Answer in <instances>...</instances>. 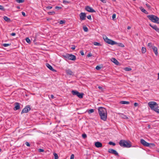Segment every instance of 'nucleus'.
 I'll list each match as a JSON object with an SVG mask.
<instances>
[{
  "label": "nucleus",
  "instance_id": "1",
  "mask_svg": "<svg viewBox=\"0 0 159 159\" xmlns=\"http://www.w3.org/2000/svg\"><path fill=\"white\" fill-rule=\"evenodd\" d=\"M98 110L101 119L104 121H106L107 118V112L106 109L104 107H100L98 108Z\"/></svg>",
  "mask_w": 159,
  "mask_h": 159
},
{
  "label": "nucleus",
  "instance_id": "2",
  "mask_svg": "<svg viewBox=\"0 0 159 159\" xmlns=\"http://www.w3.org/2000/svg\"><path fill=\"white\" fill-rule=\"evenodd\" d=\"M120 145L123 147L130 148L131 147V143L129 141L121 140L119 142Z\"/></svg>",
  "mask_w": 159,
  "mask_h": 159
},
{
  "label": "nucleus",
  "instance_id": "3",
  "mask_svg": "<svg viewBox=\"0 0 159 159\" xmlns=\"http://www.w3.org/2000/svg\"><path fill=\"white\" fill-rule=\"evenodd\" d=\"M147 17L152 22L159 24V18L157 16L154 15H149L147 16Z\"/></svg>",
  "mask_w": 159,
  "mask_h": 159
},
{
  "label": "nucleus",
  "instance_id": "4",
  "mask_svg": "<svg viewBox=\"0 0 159 159\" xmlns=\"http://www.w3.org/2000/svg\"><path fill=\"white\" fill-rule=\"evenodd\" d=\"M148 105L151 110L156 111V109L158 108V104L155 102L151 101L148 103Z\"/></svg>",
  "mask_w": 159,
  "mask_h": 159
},
{
  "label": "nucleus",
  "instance_id": "5",
  "mask_svg": "<svg viewBox=\"0 0 159 159\" xmlns=\"http://www.w3.org/2000/svg\"><path fill=\"white\" fill-rule=\"evenodd\" d=\"M103 38L105 41L109 44H110L111 45H114L117 44V42L108 39L106 36H103Z\"/></svg>",
  "mask_w": 159,
  "mask_h": 159
},
{
  "label": "nucleus",
  "instance_id": "6",
  "mask_svg": "<svg viewBox=\"0 0 159 159\" xmlns=\"http://www.w3.org/2000/svg\"><path fill=\"white\" fill-rule=\"evenodd\" d=\"M63 57L65 58H68L69 60L72 61H75L76 59L75 56L71 54H66L65 55H63Z\"/></svg>",
  "mask_w": 159,
  "mask_h": 159
},
{
  "label": "nucleus",
  "instance_id": "7",
  "mask_svg": "<svg viewBox=\"0 0 159 159\" xmlns=\"http://www.w3.org/2000/svg\"><path fill=\"white\" fill-rule=\"evenodd\" d=\"M79 16L80 20H84L86 19V14L85 13L81 12Z\"/></svg>",
  "mask_w": 159,
  "mask_h": 159
},
{
  "label": "nucleus",
  "instance_id": "8",
  "mask_svg": "<svg viewBox=\"0 0 159 159\" xmlns=\"http://www.w3.org/2000/svg\"><path fill=\"white\" fill-rule=\"evenodd\" d=\"M85 9L88 12H95V11L93 8L89 6H86L85 7Z\"/></svg>",
  "mask_w": 159,
  "mask_h": 159
},
{
  "label": "nucleus",
  "instance_id": "9",
  "mask_svg": "<svg viewBox=\"0 0 159 159\" xmlns=\"http://www.w3.org/2000/svg\"><path fill=\"white\" fill-rule=\"evenodd\" d=\"M30 109V108L29 106L26 107L22 110L21 113L22 114L25 113H27Z\"/></svg>",
  "mask_w": 159,
  "mask_h": 159
},
{
  "label": "nucleus",
  "instance_id": "10",
  "mask_svg": "<svg viewBox=\"0 0 159 159\" xmlns=\"http://www.w3.org/2000/svg\"><path fill=\"white\" fill-rule=\"evenodd\" d=\"M140 143H141L143 144V146L146 147H148L149 146V143H148L145 141L143 139H141L140 140Z\"/></svg>",
  "mask_w": 159,
  "mask_h": 159
},
{
  "label": "nucleus",
  "instance_id": "11",
  "mask_svg": "<svg viewBox=\"0 0 159 159\" xmlns=\"http://www.w3.org/2000/svg\"><path fill=\"white\" fill-rule=\"evenodd\" d=\"M108 152H109L113 154L116 155H118V153L117 152L116 150L113 149H109L108 150Z\"/></svg>",
  "mask_w": 159,
  "mask_h": 159
},
{
  "label": "nucleus",
  "instance_id": "12",
  "mask_svg": "<svg viewBox=\"0 0 159 159\" xmlns=\"http://www.w3.org/2000/svg\"><path fill=\"white\" fill-rule=\"evenodd\" d=\"M95 147L97 148H101L102 147V143L99 142H96L95 143Z\"/></svg>",
  "mask_w": 159,
  "mask_h": 159
},
{
  "label": "nucleus",
  "instance_id": "13",
  "mask_svg": "<svg viewBox=\"0 0 159 159\" xmlns=\"http://www.w3.org/2000/svg\"><path fill=\"white\" fill-rule=\"evenodd\" d=\"M15 107L14 108V110L15 111L19 109L20 108V106L19 103L16 102L15 104Z\"/></svg>",
  "mask_w": 159,
  "mask_h": 159
},
{
  "label": "nucleus",
  "instance_id": "14",
  "mask_svg": "<svg viewBox=\"0 0 159 159\" xmlns=\"http://www.w3.org/2000/svg\"><path fill=\"white\" fill-rule=\"evenodd\" d=\"M149 25L156 31L159 32V29L156 25H152L151 24H149Z\"/></svg>",
  "mask_w": 159,
  "mask_h": 159
},
{
  "label": "nucleus",
  "instance_id": "15",
  "mask_svg": "<svg viewBox=\"0 0 159 159\" xmlns=\"http://www.w3.org/2000/svg\"><path fill=\"white\" fill-rule=\"evenodd\" d=\"M66 73L68 75H73V73L72 71L69 69H67L66 70Z\"/></svg>",
  "mask_w": 159,
  "mask_h": 159
},
{
  "label": "nucleus",
  "instance_id": "16",
  "mask_svg": "<svg viewBox=\"0 0 159 159\" xmlns=\"http://www.w3.org/2000/svg\"><path fill=\"white\" fill-rule=\"evenodd\" d=\"M46 66L48 68H49L52 71H54V72L56 71V70H54V69H53V68L49 64L47 63L46 64Z\"/></svg>",
  "mask_w": 159,
  "mask_h": 159
},
{
  "label": "nucleus",
  "instance_id": "17",
  "mask_svg": "<svg viewBox=\"0 0 159 159\" xmlns=\"http://www.w3.org/2000/svg\"><path fill=\"white\" fill-rule=\"evenodd\" d=\"M153 51H154L156 55L157 56L158 55L157 49V47L154 46H153L152 48Z\"/></svg>",
  "mask_w": 159,
  "mask_h": 159
},
{
  "label": "nucleus",
  "instance_id": "18",
  "mask_svg": "<svg viewBox=\"0 0 159 159\" xmlns=\"http://www.w3.org/2000/svg\"><path fill=\"white\" fill-rule=\"evenodd\" d=\"M111 61L116 65H118L119 64L118 61L114 58H112L111 59Z\"/></svg>",
  "mask_w": 159,
  "mask_h": 159
},
{
  "label": "nucleus",
  "instance_id": "19",
  "mask_svg": "<svg viewBox=\"0 0 159 159\" xmlns=\"http://www.w3.org/2000/svg\"><path fill=\"white\" fill-rule=\"evenodd\" d=\"M139 8L141 10V11L144 13L146 14H148L147 11H146V10L144 9L143 7H139Z\"/></svg>",
  "mask_w": 159,
  "mask_h": 159
},
{
  "label": "nucleus",
  "instance_id": "20",
  "mask_svg": "<svg viewBox=\"0 0 159 159\" xmlns=\"http://www.w3.org/2000/svg\"><path fill=\"white\" fill-rule=\"evenodd\" d=\"M120 116L121 118L124 119H128V117L126 115L123 114H120Z\"/></svg>",
  "mask_w": 159,
  "mask_h": 159
},
{
  "label": "nucleus",
  "instance_id": "21",
  "mask_svg": "<svg viewBox=\"0 0 159 159\" xmlns=\"http://www.w3.org/2000/svg\"><path fill=\"white\" fill-rule=\"evenodd\" d=\"M79 92L76 90H72V93L73 95H77L78 94Z\"/></svg>",
  "mask_w": 159,
  "mask_h": 159
},
{
  "label": "nucleus",
  "instance_id": "22",
  "mask_svg": "<svg viewBox=\"0 0 159 159\" xmlns=\"http://www.w3.org/2000/svg\"><path fill=\"white\" fill-rule=\"evenodd\" d=\"M83 95L84 93H80L79 92L78 94L77 95V96L80 98H82L83 97Z\"/></svg>",
  "mask_w": 159,
  "mask_h": 159
},
{
  "label": "nucleus",
  "instance_id": "23",
  "mask_svg": "<svg viewBox=\"0 0 159 159\" xmlns=\"http://www.w3.org/2000/svg\"><path fill=\"white\" fill-rule=\"evenodd\" d=\"M129 102L128 101H121L120 102V103L122 104H129Z\"/></svg>",
  "mask_w": 159,
  "mask_h": 159
},
{
  "label": "nucleus",
  "instance_id": "24",
  "mask_svg": "<svg viewBox=\"0 0 159 159\" xmlns=\"http://www.w3.org/2000/svg\"><path fill=\"white\" fill-rule=\"evenodd\" d=\"M3 19L6 21L7 22L10 21V19L6 16H4L3 17Z\"/></svg>",
  "mask_w": 159,
  "mask_h": 159
},
{
  "label": "nucleus",
  "instance_id": "25",
  "mask_svg": "<svg viewBox=\"0 0 159 159\" xmlns=\"http://www.w3.org/2000/svg\"><path fill=\"white\" fill-rule=\"evenodd\" d=\"M94 110L93 109H91L89 110H87V111L89 114H90L91 113H93L94 112Z\"/></svg>",
  "mask_w": 159,
  "mask_h": 159
},
{
  "label": "nucleus",
  "instance_id": "26",
  "mask_svg": "<svg viewBox=\"0 0 159 159\" xmlns=\"http://www.w3.org/2000/svg\"><path fill=\"white\" fill-rule=\"evenodd\" d=\"M124 70L126 71H130L132 69L130 68L125 67L124 68Z\"/></svg>",
  "mask_w": 159,
  "mask_h": 159
},
{
  "label": "nucleus",
  "instance_id": "27",
  "mask_svg": "<svg viewBox=\"0 0 159 159\" xmlns=\"http://www.w3.org/2000/svg\"><path fill=\"white\" fill-rule=\"evenodd\" d=\"M146 48H145L142 47V52L143 53H145L146 52Z\"/></svg>",
  "mask_w": 159,
  "mask_h": 159
},
{
  "label": "nucleus",
  "instance_id": "28",
  "mask_svg": "<svg viewBox=\"0 0 159 159\" xmlns=\"http://www.w3.org/2000/svg\"><path fill=\"white\" fill-rule=\"evenodd\" d=\"M53 155L55 157V159H58V157L57 154L55 153H53Z\"/></svg>",
  "mask_w": 159,
  "mask_h": 159
},
{
  "label": "nucleus",
  "instance_id": "29",
  "mask_svg": "<svg viewBox=\"0 0 159 159\" xmlns=\"http://www.w3.org/2000/svg\"><path fill=\"white\" fill-rule=\"evenodd\" d=\"M70 2L69 1L65 0H63V3L65 4H67L68 3H70Z\"/></svg>",
  "mask_w": 159,
  "mask_h": 159
},
{
  "label": "nucleus",
  "instance_id": "30",
  "mask_svg": "<svg viewBox=\"0 0 159 159\" xmlns=\"http://www.w3.org/2000/svg\"><path fill=\"white\" fill-rule=\"evenodd\" d=\"M16 1L18 3H23L24 2V0H16Z\"/></svg>",
  "mask_w": 159,
  "mask_h": 159
},
{
  "label": "nucleus",
  "instance_id": "31",
  "mask_svg": "<svg viewBox=\"0 0 159 159\" xmlns=\"http://www.w3.org/2000/svg\"><path fill=\"white\" fill-rule=\"evenodd\" d=\"M94 45L96 46H100L101 45L100 44L97 42H94L93 43Z\"/></svg>",
  "mask_w": 159,
  "mask_h": 159
},
{
  "label": "nucleus",
  "instance_id": "32",
  "mask_svg": "<svg viewBox=\"0 0 159 159\" xmlns=\"http://www.w3.org/2000/svg\"><path fill=\"white\" fill-rule=\"evenodd\" d=\"M155 145L154 143H149V147H155Z\"/></svg>",
  "mask_w": 159,
  "mask_h": 159
},
{
  "label": "nucleus",
  "instance_id": "33",
  "mask_svg": "<svg viewBox=\"0 0 159 159\" xmlns=\"http://www.w3.org/2000/svg\"><path fill=\"white\" fill-rule=\"evenodd\" d=\"M26 42L27 43H30V39L28 38H27L26 39Z\"/></svg>",
  "mask_w": 159,
  "mask_h": 159
},
{
  "label": "nucleus",
  "instance_id": "34",
  "mask_svg": "<svg viewBox=\"0 0 159 159\" xmlns=\"http://www.w3.org/2000/svg\"><path fill=\"white\" fill-rule=\"evenodd\" d=\"M48 14L49 15H53L55 14V12L54 11L52 12H48Z\"/></svg>",
  "mask_w": 159,
  "mask_h": 159
},
{
  "label": "nucleus",
  "instance_id": "35",
  "mask_svg": "<svg viewBox=\"0 0 159 159\" xmlns=\"http://www.w3.org/2000/svg\"><path fill=\"white\" fill-rule=\"evenodd\" d=\"M83 29H84V31L85 32H87L88 31V28L85 26V27H83Z\"/></svg>",
  "mask_w": 159,
  "mask_h": 159
},
{
  "label": "nucleus",
  "instance_id": "36",
  "mask_svg": "<svg viewBox=\"0 0 159 159\" xmlns=\"http://www.w3.org/2000/svg\"><path fill=\"white\" fill-rule=\"evenodd\" d=\"M109 144L111 145H113V146H115L116 145L115 143H114L112 142H110L109 143Z\"/></svg>",
  "mask_w": 159,
  "mask_h": 159
},
{
  "label": "nucleus",
  "instance_id": "37",
  "mask_svg": "<svg viewBox=\"0 0 159 159\" xmlns=\"http://www.w3.org/2000/svg\"><path fill=\"white\" fill-rule=\"evenodd\" d=\"M0 10L2 11H4L5 9L3 6L0 5Z\"/></svg>",
  "mask_w": 159,
  "mask_h": 159
},
{
  "label": "nucleus",
  "instance_id": "38",
  "mask_svg": "<svg viewBox=\"0 0 159 159\" xmlns=\"http://www.w3.org/2000/svg\"><path fill=\"white\" fill-rule=\"evenodd\" d=\"M83 138L84 139H85L87 137V135L86 134H84L82 135Z\"/></svg>",
  "mask_w": 159,
  "mask_h": 159
},
{
  "label": "nucleus",
  "instance_id": "39",
  "mask_svg": "<svg viewBox=\"0 0 159 159\" xmlns=\"http://www.w3.org/2000/svg\"><path fill=\"white\" fill-rule=\"evenodd\" d=\"M9 44L4 43L3 44V46L5 47H6L9 45Z\"/></svg>",
  "mask_w": 159,
  "mask_h": 159
},
{
  "label": "nucleus",
  "instance_id": "40",
  "mask_svg": "<svg viewBox=\"0 0 159 159\" xmlns=\"http://www.w3.org/2000/svg\"><path fill=\"white\" fill-rule=\"evenodd\" d=\"M148 47H149L150 48H151V47H152V43H148Z\"/></svg>",
  "mask_w": 159,
  "mask_h": 159
},
{
  "label": "nucleus",
  "instance_id": "41",
  "mask_svg": "<svg viewBox=\"0 0 159 159\" xmlns=\"http://www.w3.org/2000/svg\"><path fill=\"white\" fill-rule=\"evenodd\" d=\"M38 151L39 152H43L44 151V150L43 149L40 148L38 149Z\"/></svg>",
  "mask_w": 159,
  "mask_h": 159
},
{
  "label": "nucleus",
  "instance_id": "42",
  "mask_svg": "<svg viewBox=\"0 0 159 159\" xmlns=\"http://www.w3.org/2000/svg\"><path fill=\"white\" fill-rule=\"evenodd\" d=\"M96 69L97 70H99L101 69V67L98 66H97L96 67Z\"/></svg>",
  "mask_w": 159,
  "mask_h": 159
},
{
  "label": "nucleus",
  "instance_id": "43",
  "mask_svg": "<svg viewBox=\"0 0 159 159\" xmlns=\"http://www.w3.org/2000/svg\"><path fill=\"white\" fill-rule=\"evenodd\" d=\"M74 155L73 154H72L70 156V159H74Z\"/></svg>",
  "mask_w": 159,
  "mask_h": 159
},
{
  "label": "nucleus",
  "instance_id": "44",
  "mask_svg": "<svg viewBox=\"0 0 159 159\" xmlns=\"http://www.w3.org/2000/svg\"><path fill=\"white\" fill-rule=\"evenodd\" d=\"M61 8V7L56 6L55 7V9L57 10H59Z\"/></svg>",
  "mask_w": 159,
  "mask_h": 159
},
{
  "label": "nucleus",
  "instance_id": "45",
  "mask_svg": "<svg viewBox=\"0 0 159 159\" xmlns=\"http://www.w3.org/2000/svg\"><path fill=\"white\" fill-rule=\"evenodd\" d=\"M116 15L115 14H113L112 16V18L113 19H114L116 18Z\"/></svg>",
  "mask_w": 159,
  "mask_h": 159
},
{
  "label": "nucleus",
  "instance_id": "46",
  "mask_svg": "<svg viewBox=\"0 0 159 159\" xmlns=\"http://www.w3.org/2000/svg\"><path fill=\"white\" fill-rule=\"evenodd\" d=\"M92 56V54H91V53H89L88 54V55H87V56L88 57H91Z\"/></svg>",
  "mask_w": 159,
  "mask_h": 159
},
{
  "label": "nucleus",
  "instance_id": "47",
  "mask_svg": "<svg viewBox=\"0 0 159 159\" xmlns=\"http://www.w3.org/2000/svg\"><path fill=\"white\" fill-rule=\"evenodd\" d=\"M25 144L27 146H28V147H29L30 146V144H29V143H28V142H26V143H25Z\"/></svg>",
  "mask_w": 159,
  "mask_h": 159
},
{
  "label": "nucleus",
  "instance_id": "48",
  "mask_svg": "<svg viewBox=\"0 0 159 159\" xmlns=\"http://www.w3.org/2000/svg\"><path fill=\"white\" fill-rule=\"evenodd\" d=\"M103 3H106V0H100Z\"/></svg>",
  "mask_w": 159,
  "mask_h": 159
},
{
  "label": "nucleus",
  "instance_id": "49",
  "mask_svg": "<svg viewBox=\"0 0 159 159\" xmlns=\"http://www.w3.org/2000/svg\"><path fill=\"white\" fill-rule=\"evenodd\" d=\"M121 47H124V45L122 44V43H120V44L119 45Z\"/></svg>",
  "mask_w": 159,
  "mask_h": 159
},
{
  "label": "nucleus",
  "instance_id": "50",
  "mask_svg": "<svg viewBox=\"0 0 159 159\" xmlns=\"http://www.w3.org/2000/svg\"><path fill=\"white\" fill-rule=\"evenodd\" d=\"M46 8L48 9H51L52 8V7H50V6H49V7H46Z\"/></svg>",
  "mask_w": 159,
  "mask_h": 159
},
{
  "label": "nucleus",
  "instance_id": "51",
  "mask_svg": "<svg viewBox=\"0 0 159 159\" xmlns=\"http://www.w3.org/2000/svg\"><path fill=\"white\" fill-rule=\"evenodd\" d=\"M87 18L88 19H91V16L90 15H89V16H87Z\"/></svg>",
  "mask_w": 159,
  "mask_h": 159
},
{
  "label": "nucleus",
  "instance_id": "52",
  "mask_svg": "<svg viewBox=\"0 0 159 159\" xmlns=\"http://www.w3.org/2000/svg\"><path fill=\"white\" fill-rule=\"evenodd\" d=\"M16 34L15 33H12L11 34V35L12 36H15L16 35Z\"/></svg>",
  "mask_w": 159,
  "mask_h": 159
},
{
  "label": "nucleus",
  "instance_id": "53",
  "mask_svg": "<svg viewBox=\"0 0 159 159\" xmlns=\"http://www.w3.org/2000/svg\"><path fill=\"white\" fill-rule=\"evenodd\" d=\"M146 6L148 8H150V6L148 5V4H146Z\"/></svg>",
  "mask_w": 159,
  "mask_h": 159
},
{
  "label": "nucleus",
  "instance_id": "54",
  "mask_svg": "<svg viewBox=\"0 0 159 159\" xmlns=\"http://www.w3.org/2000/svg\"><path fill=\"white\" fill-rule=\"evenodd\" d=\"M80 53L83 56L84 55V53L83 51H81L80 52Z\"/></svg>",
  "mask_w": 159,
  "mask_h": 159
},
{
  "label": "nucleus",
  "instance_id": "55",
  "mask_svg": "<svg viewBox=\"0 0 159 159\" xmlns=\"http://www.w3.org/2000/svg\"><path fill=\"white\" fill-rule=\"evenodd\" d=\"M134 106L137 107V106H138V104L136 102H135L134 103Z\"/></svg>",
  "mask_w": 159,
  "mask_h": 159
},
{
  "label": "nucleus",
  "instance_id": "56",
  "mask_svg": "<svg viewBox=\"0 0 159 159\" xmlns=\"http://www.w3.org/2000/svg\"><path fill=\"white\" fill-rule=\"evenodd\" d=\"M155 112L159 114V109L158 108L157 109H156V111Z\"/></svg>",
  "mask_w": 159,
  "mask_h": 159
},
{
  "label": "nucleus",
  "instance_id": "57",
  "mask_svg": "<svg viewBox=\"0 0 159 159\" xmlns=\"http://www.w3.org/2000/svg\"><path fill=\"white\" fill-rule=\"evenodd\" d=\"M22 15L24 16H25V13L24 12H22Z\"/></svg>",
  "mask_w": 159,
  "mask_h": 159
},
{
  "label": "nucleus",
  "instance_id": "58",
  "mask_svg": "<svg viewBox=\"0 0 159 159\" xmlns=\"http://www.w3.org/2000/svg\"><path fill=\"white\" fill-rule=\"evenodd\" d=\"M64 23V21L63 20H60V24H62Z\"/></svg>",
  "mask_w": 159,
  "mask_h": 159
},
{
  "label": "nucleus",
  "instance_id": "59",
  "mask_svg": "<svg viewBox=\"0 0 159 159\" xmlns=\"http://www.w3.org/2000/svg\"><path fill=\"white\" fill-rule=\"evenodd\" d=\"M98 88L99 89H101L102 90V87L100 86H99L98 87Z\"/></svg>",
  "mask_w": 159,
  "mask_h": 159
},
{
  "label": "nucleus",
  "instance_id": "60",
  "mask_svg": "<svg viewBox=\"0 0 159 159\" xmlns=\"http://www.w3.org/2000/svg\"><path fill=\"white\" fill-rule=\"evenodd\" d=\"M71 49L73 50H74L75 49V46H73L71 47Z\"/></svg>",
  "mask_w": 159,
  "mask_h": 159
},
{
  "label": "nucleus",
  "instance_id": "61",
  "mask_svg": "<svg viewBox=\"0 0 159 159\" xmlns=\"http://www.w3.org/2000/svg\"><path fill=\"white\" fill-rule=\"evenodd\" d=\"M51 98L52 99L53 98H54V96L53 95H51Z\"/></svg>",
  "mask_w": 159,
  "mask_h": 159
},
{
  "label": "nucleus",
  "instance_id": "62",
  "mask_svg": "<svg viewBox=\"0 0 159 159\" xmlns=\"http://www.w3.org/2000/svg\"><path fill=\"white\" fill-rule=\"evenodd\" d=\"M131 27L129 26H128V27H127V29L128 30H129L131 29Z\"/></svg>",
  "mask_w": 159,
  "mask_h": 159
},
{
  "label": "nucleus",
  "instance_id": "63",
  "mask_svg": "<svg viewBox=\"0 0 159 159\" xmlns=\"http://www.w3.org/2000/svg\"><path fill=\"white\" fill-rule=\"evenodd\" d=\"M148 129H150L151 128V126L150 125H148Z\"/></svg>",
  "mask_w": 159,
  "mask_h": 159
},
{
  "label": "nucleus",
  "instance_id": "64",
  "mask_svg": "<svg viewBox=\"0 0 159 159\" xmlns=\"http://www.w3.org/2000/svg\"><path fill=\"white\" fill-rule=\"evenodd\" d=\"M158 77L157 79L159 80V73H158Z\"/></svg>",
  "mask_w": 159,
  "mask_h": 159
}]
</instances>
